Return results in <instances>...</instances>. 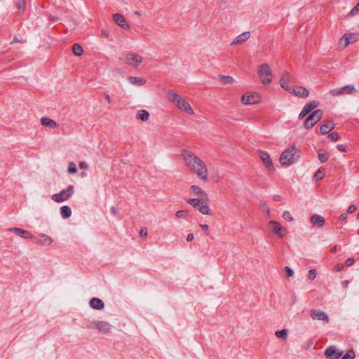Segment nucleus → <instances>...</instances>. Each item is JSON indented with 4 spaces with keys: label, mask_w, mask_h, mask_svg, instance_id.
<instances>
[{
    "label": "nucleus",
    "mask_w": 359,
    "mask_h": 359,
    "mask_svg": "<svg viewBox=\"0 0 359 359\" xmlns=\"http://www.w3.org/2000/svg\"><path fill=\"white\" fill-rule=\"evenodd\" d=\"M182 155L189 170L196 174L202 180L207 182L208 180V169L205 163L188 150H182Z\"/></svg>",
    "instance_id": "nucleus-1"
},
{
    "label": "nucleus",
    "mask_w": 359,
    "mask_h": 359,
    "mask_svg": "<svg viewBox=\"0 0 359 359\" xmlns=\"http://www.w3.org/2000/svg\"><path fill=\"white\" fill-rule=\"evenodd\" d=\"M167 95H168V100L171 102L174 103L179 109H180L189 114H194V110L192 109L190 104L188 103V102H187L184 99H183L180 95H178L176 93H174L172 90H169L167 93Z\"/></svg>",
    "instance_id": "nucleus-2"
},
{
    "label": "nucleus",
    "mask_w": 359,
    "mask_h": 359,
    "mask_svg": "<svg viewBox=\"0 0 359 359\" xmlns=\"http://www.w3.org/2000/svg\"><path fill=\"white\" fill-rule=\"evenodd\" d=\"M299 157V150L295 146H292L280 154L279 161L282 165H290L296 162Z\"/></svg>",
    "instance_id": "nucleus-3"
},
{
    "label": "nucleus",
    "mask_w": 359,
    "mask_h": 359,
    "mask_svg": "<svg viewBox=\"0 0 359 359\" xmlns=\"http://www.w3.org/2000/svg\"><path fill=\"white\" fill-rule=\"evenodd\" d=\"M208 198H191L188 199L187 202L192 205L194 208L197 209L200 212H201L203 215H211L212 212L210 209L208 203H207Z\"/></svg>",
    "instance_id": "nucleus-4"
},
{
    "label": "nucleus",
    "mask_w": 359,
    "mask_h": 359,
    "mask_svg": "<svg viewBox=\"0 0 359 359\" xmlns=\"http://www.w3.org/2000/svg\"><path fill=\"white\" fill-rule=\"evenodd\" d=\"M257 74L263 84L268 85L271 83L273 75L271 69L267 63H263L259 66Z\"/></svg>",
    "instance_id": "nucleus-5"
},
{
    "label": "nucleus",
    "mask_w": 359,
    "mask_h": 359,
    "mask_svg": "<svg viewBox=\"0 0 359 359\" xmlns=\"http://www.w3.org/2000/svg\"><path fill=\"white\" fill-rule=\"evenodd\" d=\"M86 328L89 330L96 329L103 334H109L111 330V325L106 321L93 320L90 322Z\"/></svg>",
    "instance_id": "nucleus-6"
},
{
    "label": "nucleus",
    "mask_w": 359,
    "mask_h": 359,
    "mask_svg": "<svg viewBox=\"0 0 359 359\" xmlns=\"http://www.w3.org/2000/svg\"><path fill=\"white\" fill-rule=\"evenodd\" d=\"M323 111L321 109H316L313 111L305 120L304 127L306 129L312 128L316 123L322 118Z\"/></svg>",
    "instance_id": "nucleus-7"
},
{
    "label": "nucleus",
    "mask_w": 359,
    "mask_h": 359,
    "mask_svg": "<svg viewBox=\"0 0 359 359\" xmlns=\"http://www.w3.org/2000/svg\"><path fill=\"white\" fill-rule=\"evenodd\" d=\"M74 191V187L70 185L67 189L62 190L60 193L53 194L52 199L57 203L63 202L70 198Z\"/></svg>",
    "instance_id": "nucleus-8"
},
{
    "label": "nucleus",
    "mask_w": 359,
    "mask_h": 359,
    "mask_svg": "<svg viewBox=\"0 0 359 359\" xmlns=\"http://www.w3.org/2000/svg\"><path fill=\"white\" fill-rule=\"evenodd\" d=\"M120 59L133 67H138L142 61V58L140 55L132 53L126 54L123 55Z\"/></svg>",
    "instance_id": "nucleus-9"
},
{
    "label": "nucleus",
    "mask_w": 359,
    "mask_h": 359,
    "mask_svg": "<svg viewBox=\"0 0 359 359\" xmlns=\"http://www.w3.org/2000/svg\"><path fill=\"white\" fill-rule=\"evenodd\" d=\"M310 316L312 320L321 321L323 324H327L330 321L328 315L320 309H311Z\"/></svg>",
    "instance_id": "nucleus-10"
},
{
    "label": "nucleus",
    "mask_w": 359,
    "mask_h": 359,
    "mask_svg": "<svg viewBox=\"0 0 359 359\" xmlns=\"http://www.w3.org/2000/svg\"><path fill=\"white\" fill-rule=\"evenodd\" d=\"M356 90L353 85L350 84L344 86L340 88L332 89L330 91V93L333 96H339L341 95H351L355 93Z\"/></svg>",
    "instance_id": "nucleus-11"
},
{
    "label": "nucleus",
    "mask_w": 359,
    "mask_h": 359,
    "mask_svg": "<svg viewBox=\"0 0 359 359\" xmlns=\"http://www.w3.org/2000/svg\"><path fill=\"white\" fill-rule=\"evenodd\" d=\"M258 156L269 171H274V166L269 154L265 151H259Z\"/></svg>",
    "instance_id": "nucleus-12"
},
{
    "label": "nucleus",
    "mask_w": 359,
    "mask_h": 359,
    "mask_svg": "<svg viewBox=\"0 0 359 359\" xmlns=\"http://www.w3.org/2000/svg\"><path fill=\"white\" fill-rule=\"evenodd\" d=\"M271 231L278 236L280 238H283L286 235L287 230L284 227L281 226L280 224L276 221L271 220L269 223Z\"/></svg>",
    "instance_id": "nucleus-13"
},
{
    "label": "nucleus",
    "mask_w": 359,
    "mask_h": 359,
    "mask_svg": "<svg viewBox=\"0 0 359 359\" xmlns=\"http://www.w3.org/2000/svg\"><path fill=\"white\" fill-rule=\"evenodd\" d=\"M342 354L343 351L337 349L334 346L327 347L325 351V355L327 358L330 359H338L342 355Z\"/></svg>",
    "instance_id": "nucleus-14"
},
{
    "label": "nucleus",
    "mask_w": 359,
    "mask_h": 359,
    "mask_svg": "<svg viewBox=\"0 0 359 359\" xmlns=\"http://www.w3.org/2000/svg\"><path fill=\"white\" fill-rule=\"evenodd\" d=\"M290 74L287 71H284L279 81L280 86L289 93H292V87L287 86V83L290 81Z\"/></svg>",
    "instance_id": "nucleus-15"
},
{
    "label": "nucleus",
    "mask_w": 359,
    "mask_h": 359,
    "mask_svg": "<svg viewBox=\"0 0 359 359\" xmlns=\"http://www.w3.org/2000/svg\"><path fill=\"white\" fill-rule=\"evenodd\" d=\"M291 87V93H294L297 97L306 98L309 95V91L306 88H304L302 86Z\"/></svg>",
    "instance_id": "nucleus-16"
},
{
    "label": "nucleus",
    "mask_w": 359,
    "mask_h": 359,
    "mask_svg": "<svg viewBox=\"0 0 359 359\" xmlns=\"http://www.w3.org/2000/svg\"><path fill=\"white\" fill-rule=\"evenodd\" d=\"M311 223L316 227H322L325 223L324 217L314 214L311 217Z\"/></svg>",
    "instance_id": "nucleus-17"
},
{
    "label": "nucleus",
    "mask_w": 359,
    "mask_h": 359,
    "mask_svg": "<svg viewBox=\"0 0 359 359\" xmlns=\"http://www.w3.org/2000/svg\"><path fill=\"white\" fill-rule=\"evenodd\" d=\"M9 231L24 238H33V236L30 232L20 228L13 227L9 229Z\"/></svg>",
    "instance_id": "nucleus-18"
},
{
    "label": "nucleus",
    "mask_w": 359,
    "mask_h": 359,
    "mask_svg": "<svg viewBox=\"0 0 359 359\" xmlns=\"http://www.w3.org/2000/svg\"><path fill=\"white\" fill-rule=\"evenodd\" d=\"M250 36L249 32H245L236 36L231 42V45H240L246 41Z\"/></svg>",
    "instance_id": "nucleus-19"
},
{
    "label": "nucleus",
    "mask_w": 359,
    "mask_h": 359,
    "mask_svg": "<svg viewBox=\"0 0 359 359\" xmlns=\"http://www.w3.org/2000/svg\"><path fill=\"white\" fill-rule=\"evenodd\" d=\"M335 128V124L330 121H325L323 123L320 128V133L327 134Z\"/></svg>",
    "instance_id": "nucleus-20"
},
{
    "label": "nucleus",
    "mask_w": 359,
    "mask_h": 359,
    "mask_svg": "<svg viewBox=\"0 0 359 359\" xmlns=\"http://www.w3.org/2000/svg\"><path fill=\"white\" fill-rule=\"evenodd\" d=\"M113 19L123 29H128L130 27V26L126 23L125 18L122 15L116 13L113 15Z\"/></svg>",
    "instance_id": "nucleus-21"
},
{
    "label": "nucleus",
    "mask_w": 359,
    "mask_h": 359,
    "mask_svg": "<svg viewBox=\"0 0 359 359\" xmlns=\"http://www.w3.org/2000/svg\"><path fill=\"white\" fill-rule=\"evenodd\" d=\"M90 306L97 310H101L104 308V304L102 299L97 297H93L90 299Z\"/></svg>",
    "instance_id": "nucleus-22"
},
{
    "label": "nucleus",
    "mask_w": 359,
    "mask_h": 359,
    "mask_svg": "<svg viewBox=\"0 0 359 359\" xmlns=\"http://www.w3.org/2000/svg\"><path fill=\"white\" fill-rule=\"evenodd\" d=\"M241 102L245 104H256L258 101L257 100L256 96L254 95H243L241 97Z\"/></svg>",
    "instance_id": "nucleus-23"
},
{
    "label": "nucleus",
    "mask_w": 359,
    "mask_h": 359,
    "mask_svg": "<svg viewBox=\"0 0 359 359\" xmlns=\"http://www.w3.org/2000/svg\"><path fill=\"white\" fill-rule=\"evenodd\" d=\"M190 189L191 190V191L196 194V195H200L203 198H208V194L207 193L203 191L201 187H199L198 186H196V185H192L190 187Z\"/></svg>",
    "instance_id": "nucleus-24"
},
{
    "label": "nucleus",
    "mask_w": 359,
    "mask_h": 359,
    "mask_svg": "<svg viewBox=\"0 0 359 359\" xmlns=\"http://www.w3.org/2000/svg\"><path fill=\"white\" fill-rule=\"evenodd\" d=\"M41 121L43 126H50L53 128H55L57 126V123L54 120L48 117H43Z\"/></svg>",
    "instance_id": "nucleus-25"
},
{
    "label": "nucleus",
    "mask_w": 359,
    "mask_h": 359,
    "mask_svg": "<svg viewBox=\"0 0 359 359\" xmlns=\"http://www.w3.org/2000/svg\"><path fill=\"white\" fill-rule=\"evenodd\" d=\"M128 81L130 83L136 86H143L146 83L145 79L135 76H130L128 78Z\"/></svg>",
    "instance_id": "nucleus-26"
},
{
    "label": "nucleus",
    "mask_w": 359,
    "mask_h": 359,
    "mask_svg": "<svg viewBox=\"0 0 359 359\" xmlns=\"http://www.w3.org/2000/svg\"><path fill=\"white\" fill-rule=\"evenodd\" d=\"M319 104V102L318 101L313 100L311 102H309L306 103L304 107H303V109L305 111H307V114H309L310 111H311L313 109L316 108Z\"/></svg>",
    "instance_id": "nucleus-27"
},
{
    "label": "nucleus",
    "mask_w": 359,
    "mask_h": 359,
    "mask_svg": "<svg viewBox=\"0 0 359 359\" xmlns=\"http://www.w3.org/2000/svg\"><path fill=\"white\" fill-rule=\"evenodd\" d=\"M149 114L147 110H139L137 114V118L142 121H147L149 119Z\"/></svg>",
    "instance_id": "nucleus-28"
},
{
    "label": "nucleus",
    "mask_w": 359,
    "mask_h": 359,
    "mask_svg": "<svg viewBox=\"0 0 359 359\" xmlns=\"http://www.w3.org/2000/svg\"><path fill=\"white\" fill-rule=\"evenodd\" d=\"M61 215L62 218L67 219L69 218L72 215L71 208L67 205H64L61 207Z\"/></svg>",
    "instance_id": "nucleus-29"
},
{
    "label": "nucleus",
    "mask_w": 359,
    "mask_h": 359,
    "mask_svg": "<svg viewBox=\"0 0 359 359\" xmlns=\"http://www.w3.org/2000/svg\"><path fill=\"white\" fill-rule=\"evenodd\" d=\"M350 43V37L347 34H344L339 39V43L343 48L347 47Z\"/></svg>",
    "instance_id": "nucleus-30"
},
{
    "label": "nucleus",
    "mask_w": 359,
    "mask_h": 359,
    "mask_svg": "<svg viewBox=\"0 0 359 359\" xmlns=\"http://www.w3.org/2000/svg\"><path fill=\"white\" fill-rule=\"evenodd\" d=\"M219 79L224 85L232 83L234 81L233 78L230 76L219 75Z\"/></svg>",
    "instance_id": "nucleus-31"
},
{
    "label": "nucleus",
    "mask_w": 359,
    "mask_h": 359,
    "mask_svg": "<svg viewBox=\"0 0 359 359\" xmlns=\"http://www.w3.org/2000/svg\"><path fill=\"white\" fill-rule=\"evenodd\" d=\"M72 52L76 56H80L83 53V48L78 43H75L72 46Z\"/></svg>",
    "instance_id": "nucleus-32"
},
{
    "label": "nucleus",
    "mask_w": 359,
    "mask_h": 359,
    "mask_svg": "<svg viewBox=\"0 0 359 359\" xmlns=\"http://www.w3.org/2000/svg\"><path fill=\"white\" fill-rule=\"evenodd\" d=\"M16 6L18 8V12L19 13H22L25 9L26 0H17Z\"/></svg>",
    "instance_id": "nucleus-33"
},
{
    "label": "nucleus",
    "mask_w": 359,
    "mask_h": 359,
    "mask_svg": "<svg viewBox=\"0 0 359 359\" xmlns=\"http://www.w3.org/2000/svg\"><path fill=\"white\" fill-rule=\"evenodd\" d=\"M275 335L280 339H285L287 335V330L283 329L281 330H278L275 332Z\"/></svg>",
    "instance_id": "nucleus-34"
},
{
    "label": "nucleus",
    "mask_w": 359,
    "mask_h": 359,
    "mask_svg": "<svg viewBox=\"0 0 359 359\" xmlns=\"http://www.w3.org/2000/svg\"><path fill=\"white\" fill-rule=\"evenodd\" d=\"M41 236L42 238H43V240L40 241V243L41 244H43V245H50L52 243L53 240H52V238L50 236H47L46 234H43V233L41 234Z\"/></svg>",
    "instance_id": "nucleus-35"
},
{
    "label": "nucleus",
    "mask_w": 359,
    "mask_h": 359,
    "mask_svg": "<svg viewBox=\"0 0 359 359\" xmlns=\"http://www.w3.org/2000/svg\"><path fill=\"white\" fill-rule=\"evenodd\" d=\"M355 357V352L353 349L351 348L346 352V353L342 357L341 359H354Z\"/></svg>",
    "instance_id": "nucleus-36"
},
{
    "label": "nucleus",
    "mask_w": 359,
    "mask_h": 359,
    "mask_svg": "<svg viewBox=\"0 0 359 359\" xmlns=\"http://www.w3.org/2000/svg\"><path fill=\"white\" fill-rule=\"evenodd\" d=\"M325 176V173L323 170H321L320 169H318L316 173L314 174L313 175V179L316 180V181H318L321 179H323Z\"/></svg>",
    "instance_id": "nucleus-37"
},
{
    "label": "nucleus",
    "mask_w": 359,
    "mask_h": 359,
    "mask_svg": "<svg viewBox=\"0 0 359 359\" xmlns=\"http://www.w3.org/2000/svg\"><path fill=\"white\" fill-rule=\"evenodd\" d=\"M67 171L69 174H74L77 172V168L74 163H69Z\"/></svg>",
    "instance_id": "nucleus-38"
},
{
    "label": "nucleus",
    "mask_w": 359,
    "mask_h": 359,
    "mask_svg": "<svg viewBox=\"0 0 359 359\" xmlns=\"http://www.w3.org/2000/svg\"><path fill=\"white\" fill-rule=\"evenodd\" d=\"M318 159L321 163H325L328 159V154L326 152L324 153H318Z\"/></svg>",
    "instance_id": "nucleus-39"
},
{
    "label": "nucleus",
    "mask_w": 359,
    "mask_h": 359,
    "mask_svg": "<svg viewBox=\"0 0 359 359\" xmlns=\"http://www.w3.org/2000/svg\"><path fill=\"white\" fill-rule=\"evenodd\" d=\"M282 217H283L284 219L289 222H292L294 219L289 211H284L282 215Z\"/></svg>",
    "instance_id": "nucleus-40"
},
{
    "label": "nucleus",
    "mask_w": 359,
    "mask_h": 359,
    "mask_svg": "<svg viewBox=\"0 0 359 359\" xmlns=\"http://www.w3.org/2000/svg\"><path fill=\"white\" fill-rule=\"evenodd\" d=\"M328 137L332 142H335L339 139V136L337 133H332L330 134Z\"/></svg>",
    "instance_id": "nucleus-41"
},
{
    "label": "nucleus",
    "mask_w": 359,
    "mask_h": 359,
    "mask_svg": "<svg viewBox=\"0 0 359 359\" xmlns=\"http://www.w3.org/2000/svg\"><path fill=\"white\" fill-rule=\"evenodd\" d=\"M316 277V271L315 269H311L309 271L308 278L310 280H314Z\"/></svg>",
    "instance_id": "nucleus-42"
},
{
    "label": "nucleus",
    "mask_w": 359,
    "mask_h": 359,
    "mask_svg": "<svg viewBox=\"0 0 359 359\" xmlns=\"http://www.w3.org/2000/svg\"><path fill=\"white\" fill-rule=\"evenodd\" d=\"M187 215V211L184 210H179L176 212V217L177 218H185Z\"/></svg>",
    "instance_id": "nucleus-43"
},
{
    "label": "nucleus",
    "mask_w": 359,
    "mask_h": 359,
    "mask_svg": "<svg viewBox=\"0 0 359 359\" xmlns=\"http://www.w3.org/2000/svg\"><path fill=\"white\" fill-rule=\"evenodd\" d=\"M358 12H359V0L355 6L353 8H352L351 11H350V15H353L356 14Z\"/></svg>",
    "instance_id": "nucleus-44"
},
{
    "label": "nucleus",
    "mask_w": 359,
    "mask_h": 359,
    "mask_svg": "<svg viewBox=\"0 0 359 359\" xmlns=\"http://www.w3.org/2000/svg\"><path fill=\"white\" fill-rule=\"evenodd\" d=\"M285 271L286 276L287 277H291L294 274V272H293L292 269L291 268L288 267V266H285Z\"/></svg>",
    "instance_id": "nucleus-45"
},
{
    "label": "nucleus",
    "mask_w": 359,
    "mask_h": 359,
    "mask_svg": "<svg viewBox=\"0 0 359 359\" xmlns=\"http://www.w3.org/2000/svg\"><path fill=\"white\" fill-rule=\"evenodd\" d=\"M354 262H355V259L351 257V258H348L346 259L345 264L346 266H350L353 265L354 264Z\"/></svg>",
    "instance_id": "nucleus-46"
},
{
    "label": "nucleus",
    "mask_w": 359,
    "mask_h": 359,
    "mask_svg": "<svg viewBox=\"0 0 359 359\" xmlns=\"http://www.w3.org/2000/svg\"><path fill=\"white\" fill-rule=\"evenodd\" d=\"M356 210V206L354 205H351L348 207L347 212L348 213H353Z\"/></svg>",
    "instance_id": "nucleus-47"
},
{
    "label": "nucleus",
    "mask_w": 359,
    "mask_h": 359,
    "mask_svg": "<svg viewBox=\"0 0 359 359\" xmlns=\"http://www.w3.org/2000/svg\"><path fill=\"white\" fill-rule=\"evenodd\" d=\"M140 236H141L142 237H145V236H147V229H146V228H142V229H140Z\"/></svg>",
    "instance_id": "nucleus-48"
},
{
    "label": "nucleus",
    "mask_w": 359,
    "mask_h": 359,
    "mask_svg": "<svg viewBox=\"0 0 359 359\" xmlns=\"http://www.w3.org/2000/svg\"><path fill=\"white\" fill-rule=\"evenodd\" d=\"M79 165L81 169H87L88 168V164L83 161L80 162Z\"/></svg>",
    "instance_id": "nucleus-49"
},
{
    "label": "nucleus",
    "mask_w": 359,
    "mask_h": 359,
    "mask_svg": "<svg viewBox=\"0 0 359 359\" xmlns=\"http://www.w3.org/2000/svg\"><path fill=\"white\" fill-rule=\"evenodd\" d=\"M307 114V111H305L303 109L302 110V111L300 112L299 115V119H303L306 116Z\"/></svg>",
    "instance_id": "nucleus-50"
},
{
    "label": "nucleus",
    "mask_w": 359,
    "mask_h": 359,
    "mask_svg": "<svg viewBox=\"0 0 359 359\" xmlns=\"http://www.w3.org/2000/svg\"><path fill=\"white\" fill-rule=\"evenodd\" d=\"M337 147L338 150L341 151V152H345L346 151V147L344 144H338L337 146Z\"/></svg>",
    "instance_id": "nucleus-51"
},
{
    "label": "nucleus",
    "mask_w": 359,
    "mask_h": 359,
    "mask_svg": "<svg viewBox=\"0 0 359 359\" xmlns=\"http://www.w3.org/2000/svg\"><path fill=\"white\" fill-rule=\"evenodd\" d=\"M101 36L103 38H107L109 36V33L107 30L101 31Z\"/></svg>",
    "instance_id": "nucleus-52"
},
{
    "label": "nucleus",
    "mask_w": 359,
    "mask_h": 359,
    "mask_svg": "<svg viewBox=\"0 0 359 359\" xmlns=\"http://www.w3.org/2000/svg\"><path fill=\"white\" fill-rule=\"evenodd\" d=\"M194 238V234L193 233H189L187 237V241L188 242H190V241H193Z\"/></svg>",
    "instance_id": "nucleus-53"
},
{
    "label": "nucleus",
    "mask_w": 359,
    "mask_h": 359,
    "mask_svg": "<svg viewBox=\"0 0 359 359\" xmlns=\"http://www.w3.org/2000/svg\"><path fill=\"white\" fill-rule=\"evenodd\" d=\"M350 37L351 42H354L356 41V36L353 34H348Z\"/></svg>",
    "instance_id": "nucleus-54"
},
{
    "label": "nucleus",
    "mask_w": 359,
    "mask_h": 359,
    "mask_svg": "<svg viewBox=\"0 0 359 359\" xmlns=\"http://www.w3.org/2000/svg\"><path fill=\"white\" fill-rule=\"evenodd\" d=\"M335 268H336L337 271H339L343 269L344 265L341 264H338L337 265H336Z\"/></svg>",
    "instance_id": "nucleus-55"
},
{
    "label": "nucleus",
    "mask_w": 359,
    "mask_h": 359,
    "mask_svg": "<svg viewBox=\"0 0 359 359\" xmlns=\"http://www.w3.org/2000/svg\"><path fill=\"white\" fill-rule=\"evenodd\" d=\"M200 226L204 231H208V226L207 224H201Z\"/></svg>",
    "instance_id": "nucleus-56"
},
{
    "label": "nucleus",
    "mask_w": 359,
    "mask_h": 359,
    "mask_svg": "<svg viewBox=\"0 0 359 359\" xmlns=\"http://www.w3.org/2000/svg\"><path fill=\"white\" fill-rule=\"evenodd\" d=\"M104 98L109 104L111 102V99L108 94H104Z\"/></svg>",
    "instance_id": "nucleus-57"
},
{
    "label": "nucleus",
    "mask_w": 359,
    "mask_h": 359,
    "mask_svg": "<svg viewBox=\"0 0 359 359\" xmlns=\"http://www.w3.org/2000/svg\"><path fill=\"white\" fill-rule=\"evenodd\" d=\"M111 212L113 215H116L117 214V209L115 208V207H112L111 208Z\"/></svg>",
    "instance_id": "nucleus-58"
},
{
    "label": "nucleus",
    "mask_w": 359,
    "mask_h": 359,
    "mask_svg": "<svg viewBox=\"0 0 359 359\" xmlns=\"http://www.w3.org/2000/svg\"><path fill=\"white\" fill-rule=\"evenodd\" d=\"M281 198H282L281 196H279V195H276V196H273L274 201H280Z\"/></svg>",
    "instance_id": "nucleus-59"
},
{
    "label": "nucleus",
    "mask_w": 359,
    "mask_h": 359,
    "mask_svg": "<svg viewBox=\"0 0 359 359\" xmlns=\"http://www.w3.org/2000/svg\"><path fill=\"white\" fill-rule=\"evenodd\" d=\"M262 205L266 206V210H265V212H266V214H267V215H269V214H270V210H269V208L266 204H262Z\"/></svg>",
    "instance_id": "nucleus-60"
},
{
    "label": "nucleus",
    "mask_w": 359,
    "mask_h": 359,
    "mask_svg": "<svg viewBox=\"0 0 359 359\" xmlns=\"http://www.w3.org/2000/svg\"><path fill=\"white\" fill-rule=\"evenodd\" d=\"M262 205L266 206V210H265V212H266V214H267V215H269V214H270V210H269V208L266 204H262Z\"/></svg>",
    "instance_id": "nucleus-61"
},
{
    "label": "nucleus",
    "mask_w": 359,
    "mask_h": 359,
    "mask_svg": "<svg viewBox=\"0 0 359 359\" xmlns=\"http://www.w3.org/2000/svg\"><path fill=\"white\" fill-rule=\"evenodd\" d=\"M346 218V215H341L339 217V219L340 221H343V220H344Z\"/></svg>",
    "instance_id": "nucleus-62"
},
{
    "label": "nucleus",
    "mask_w": 359,
    "mask_h": 359,
    "mask_svg": "<svg viewBox=\"0 0 359 359\" xmlns=\"http://www.w3.org/2000/svg\"><path fill=\"white\" fill-rule=\"evenodd\" d=\"M337 251V246H334V247H333V248L331 249V252H332V253H335Z\"/></svg>",
    "instance_id": "nucleus-63"
},
{
    "label": "nucleus",
    "mask_w": 359,
    "mask_h": 359,
    "mask_svg": "<svg viewBox=\"0 0 359 359\" xmlns=\"http://www.w3.org/2000/svg\"><path fill=\"white\" fill-rule=\"evenodd\" d=\"M17 41H18V39H17L16 38H15V39H13V41L11 42V43H15V42H17Z\"/></svg>",
    "instance_id": "nucleus-64"
}]
</instances>
